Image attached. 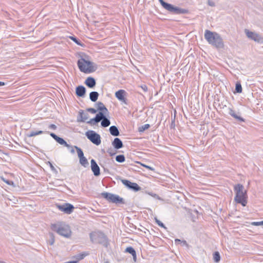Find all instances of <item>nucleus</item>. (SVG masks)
<instances>
[{"instance_id":"obj_19","label":"nucleus","mask_w":263,"mask_h":263,"mask_svg":"<svg viewBox=\"0 0 263 263\" xmlns=\"http://www.w3.org/2000/svg\"><path fill=\"white\" fill-rule=\"evenodd\" d=\"M100 116L101 112H99L95 118L91 119L89 121H87V123L91 125H95L101 121Z\"/></svg>"},{"instance_id":"obj_26","label":"nucleus","mask_w":263,"mask_h":263,"mask_svg":"<svg viewBox=\"0 0 263 263\" xmlns=\"http://www.w3.org/2000/svg\"><path fill=\"white\" fill-rule=\"evenodd\" d=\"M43 133H44V132L42 130L30 131L28 133V136L29 137H34V136L42 134Z\"/></svg>"},{"instance_id":"obj_20","label":"nucleus","mask_w":263,"mask_h":263,"mask_svg":"<svg viewBox=\"0 0 263 263\" xmlns=\"http://www.w3.org/2000/svg\"><path fill=\"white\" fill-rule=\"evenodd\" d=\"M96 105L98 106V110L100 111L99 112H102L104 114H106L108 112L107 108L104 106L102 102H98L96 103Z\"/></svg>"},{"instance_id":"obj_23","label":"nucleus","mask_w":263,"mask_h":263,"mask_svg":"<svg viewBox=\"0 0 263 263\" xmlns=\"http://www.w3.org/2000/svg\"><path fill=\"white\" fill-rule=\"evenodd\" d=\"M229 114L232 116L233 117V118H234L235 119H237L238 121H240V122H244L245 121V120L243 118H242V117L237 115L234 110H233L231 108H230L229 109Z\"/></svg>"},{"instance_id":"obj_45","label":"nucleus","mask_w":263,"mask_h":263,"mask_svg":"<svg viewBox=\"0 0 263 263\" xmlns=\"http://www.w3.org/2000/svg\"><path fill=\"white\" fill-rule=\"evenodd\" d=\"M208 3L210 6L214 7L215 6V3L212 1L208 0Z\"/></svg>"},{"instance_id":"obj_56","label":"nucleus","mask_w":263,"mask_h":263,"mask_svg":"<svg viewBox=\"0 0 263 263\" xmlns=\"http://www.w3.org/2000/svg\"><path fill=\"white\" fill-rule=\"evenodd\" d=\"M105 263H109L108 261L105 262Z\"/></svg>"},{"instance_id":"obj_37","label":"nucleus","mask_w":263,"mask_h":263,"mask_svg":"<svg viewBox=\"0 0 263 263\" xmlns=\"http://www.w3.org/2000/svg\"><path fill=\"white\" fill-rule=\"evenodd\" d=\"M155 220L157 224L160 227L163 228L164 229H166V227H165L164 224L160 221L159 220H158L157 218H155Z\"/></svg>"},{"instance_id":"obj_10","label":"nucleus","mask_w":263,"mask_h":263,"mask_svg":"<svg viewBox=\"0 0 263 263\" xmlns=\"http://www.w3.org/2000/svg\"><path fill=\"white\" fill-rule=\"evenodd\" d=\"M121 182L129 189L133 190L135 192H137L141 190V187L136 183L132 182L129 180L126 179H122Z\"/></svg>"},{"instance_id":"obj_16","label":"nucleus","mask_w":263,"mask_h":263,"mask_svg":"<svg viewBox=\"0 0 263 263\" xmlns=\"http://www.w3.org/2000/svg\"><path fill=\"white\" fill-rule=\"evenodd\" d=\"M89 115L87 113H84L83 110H80L79 112V116L77 118V121L79 122H84L88 119Z\"/></svg>"},{"instance_id":"obj_1","label":"nucleus","mask_w":263,"mask_h":263,"mask_svg":"<svg viewBox=\"0 0 263 263\" xmlns=\"http://www.w3.org/2000/svg\"><path fill=\"white\" fill-rule=\"evenodd\" d=\"M204 38L210 44L219 48L223 46L222 39L220 35L216 32H212L206 30L204 33Z\"/></svg>"},{"instance_id":"obj_41","label":"nucleus","mask_w":263,"mask_h":263,"mask_svg":"<svg viewBox=\"0 0 263 263\" xmlns=\"http://www.w3.org/2000/svg\"><path fill=\"white\" fill-rule=\"evenodd\" d=\"M170 127L171 128H175V115L174 116V119L172 120Z\"/></svg>"},{"instance_id":"obj_50","label":"nucleus","mask_w":263,"mask_h":263,"mask_svg":"<svg viewBox=\"0 0 263 263\" xmlns=\"http://www.w3.org/2000/svg\"><path fill=\"white\" fill-rule=\"evenodd\" d=\"M181 243H182L183 245H185V246H187L188 245L187 242L185 240H182L181 241Z\"/></svg>"},{"instance_id":"obj_3","label":"nucleus","mask_w":263,"mask_h":263,"mask_svg":"<svg viewBox=\"0 0 263 263\" xmlns=\"http://www.w3.org/2000/svg\"><path fill=\"white\" fill-rule=\"evenodd\" d=\"M51 229L58 234L66 238H69L71 235L70 227L63 222H59L51 225Z\"/></svg>"},{"instance_id":"obj_40","label":"nucleus","mask_w":263,"mask_h":263,"mask_svg":"<svg viewBox=\"0 0 263 263\" xmlns=\"http://www.w3.org/2000/svg\"><path fill=\"white\" fill-rule=\"evenodd\" d=\"M48 134H49L55 140L57 141V140L58 139V138H59V137L58 136H57L55 134L53 133H49V132H46Z\"/></svg>"},{"instance_id":"obj_27","label":"nucleus","mask_w":263,"mask_h":263,"mask_svg":"<svg viewBox=\"0 0 263 263\" xmlns=\"http://www.w3.org/2000/svg\"><path fill=\"white\" fill-rule=\"evenodd\" d=\"M242 87L240 82H237L235 85V91L237 93L242 92Z\"/></svg>"},{"instance_id":"obj_12","label":"nucleus","mask_w":263,"mask_h":263,"mask_svg":"<svg viewBox=\"0 0 263 263\" xmlns=\"http://www.w3.org/2000/svg\"><path fill=\"white\" fill-rule=\"evenodd\" d=\"M166 10H168V11L172 13L177 14H185L187 12V10L185 9H181L177 7H175L170 4Z\"/></svg>"},{"instance_id":"obj_49","label":"nucleus","mask_w":263,"mask_h":263,"mask_svg":"<svg viewBox=\"0 0 263 263\" xmlns=\"http://www.w3.org/2000/svg\"><path fill=\"white\" fill-rule=\"evenodd\" d=\"M153 197H154V198H157V199H159V197L158 195L156 194H151Z\"/></svg>"},{"instance_id":"obj_15","label":"nucleus","mask_w":263,"mask_h":263,"mask_svg":"<svg viewBox=\"0 0 263 263\" xmlns=\"http://www.w3.org/2000/svg\"><path fill=\"white\" fill-rule=\"evenodd\" d=\"M100 119L101 121V124L102 127H106L109 126L110 124V120L106 118L105 114H104V113L102 112H101Z\"/></svg>"},{"instance_id":"obj_9","label":"nucleus","mask_w":263,"mask_h":263,"mask_svg":"<svg viewBox=\"0 0 263 263\" xmlns=\"http://www.w3.org/2000/svg\"><path fill=\"white\" fill-rule=\"evenodd\" d=\"M115 95L119 101L124 104H128L127 99L126 98L127 93L125 90L123 89H120L115 92Z\"/></svg>"},{"instance_id":"obj_5","label":"nucleus","mask_w":263,"mask_h":263,"mask_svg":"<svg viewBox=\"0 0 263 263\" xmlns=\"http://www.w3.org/2000/svg\"><path fill=\"white\" fill-rule=\"evenodd\" d=\"M101 196L110 202L116 204H125V202L123 198L119 196L108 192H103Z\"/></svg>"},{"instance_id":"obj_44","label":"nucleus","mask_w":263,"mask_h":263,"mask_svg":"<svg viewBox=\"0 0 263 263\" xmlns=\"http://www.w3.org/2000/svg\"><path fill=\"white\" fill-rule=\"evenodd\" d=\"M113 151V149L111 148H110L107 149V152L109 153L110 156H113L115 154V153Z\"/></svg>"},{"instance_id":"obj_31","label":"nucleus","mask_w":263,"mask_h":263,"mask_svg":"<svg viewBox=\"0 0 263 263\" xmlns=\"http://www.w3.org/2000/svg\"><path fill=\"white\" fill-rule=\"evenodd\" d=\"M116 160L118 162L122 163L125 161V158L123 155H119L116 156Z\"/></svg>"},{"instance_id":"obj_18","label":"nucleus","mask_w":263,"mask_h":263,"mask_svg":"<svg viewBox=\"0 0 263 263\" xmlns=\"http://www.w3.org/2000/svg\"><path fill=\"white\" fill-rule=\"evenodd\" d=\"M112 145L115 148L119 149L123 146V143L119 138H115L112 142Z\"/></svg>"},{"instance_id":"obj_28","label":"nucleus","mask_w":263,"mask_h":263,"mask_svg":"<svg viewBox=\"0 0 263 263\" xmlns=\"http://www.w3.org/2000/svg\"><path fill=\"white\" fill-rule=\"evenodd\" d=\"M69 38L73 41L75 43H76L77 45H80L81 46H83L84 44H83L80 40H79L78 38L74 36H71L69 37Z\"/></svg>"},{"instance_id":"obj_7","label":"nucleus","mask_w":263,"mask_h":263,"mask_svg":"<svg viewBox=\"0 0 263 263\" xmlns=\"http://www.w3.org/2000/svg\"><path fill=\"white\" fill-rule=\"evenodd\" d=\"M56 206L60 211L67 214H71L74 209L72 204L68 203H65L63 204H56Z\"/></svg>"},{"instance_id":"obj_55","label":"nucleus","mask_w":263,"mask_h":263,"mask_svg":"<svg viewBox=\"0 0 263 263\" xmlns=\"http://www.w3.org/2000/svg\"><path fill=\"white\" fill-rule=\"evenodd\" d=\"M102 152L103 153H105V151H104V149H102Z\"/></svg>"},{"instance_id":"obj_52","label":"nucleus","mask_w":263,"mask_h":263,"mask_svg":"<svg viewBox=\"0 0 263 263\" xmlns=\"http://www.w3.org/2000/svg\"><path fill=\"white\" fill-rule=\"evenodd\" d=\"M181 241H181V240H180V239H176L175 240V243H177V242H181Z\"/></svg>"},{"instance_id":"obj_4","label":"nucleus","mask_w":263,"mask_h":263,"mask_svg":"<svg viewBox=\"0 0 263 263\" xmlns=\"http://www.w3.org/2000/svg\"><path fill=\"white\" fill-rule=\"evenodd\" d=\"M90 238L93 243L101 244L105 247L108 246L107 238L102 232L90 233Z\"/></svg>"},{"instance_id":"obj_6","label":"nucleus","mask_w":263,"mask_h":263,"mask_svg":"<svg viewBox=\"0 0 263 263\" xmlns=\"http://www.w3.org/2000/svg\"><path fill=\"white\" fill-rule=\"evenodd\" d=\"M87 138L94 144L99 145L101 143V136L93 130H88L85 133Z\"/></svg>"},{"instance_id":"obj_42","label":"nucleus","mask_w":263,"mask_h":263,"mask_svg":"<svg viewBox=\"0 0 263 263\" xmlns=\"http://www.w3.org/2000/svg\"><path fill=\"white\" fill-rule=\"evenodd\" d=\"M139 163H140V164L143 166V167L149 170H151V171H154V168H153L152 167L150 166H148V165H147L146 164H143L142 163H140L139 162Z\"/></svg>"},{"instance_id":"obj_32","label":"nucleus","mask_w":263,"mask_h":263,"mask_svg":"<svg viewBox=\"0 0 263 263\" xmlns=\"http://www.w3.org/2000/svg\"><path fill=\"white\" fill-rule=\"evenodd\" d=\"M79 62L82 64V67H84V68H86L87 65L86 64V60L85 59H84V58H81L78 61L77 64L79 68L80 65H81L79 64Z\"/></svg>"},{"instance_id":"obj_36","label":"nucleus","mask_w":263,"mask_h":263,"mask_svg":"<svg viewBox=\"0 0 263 263\" xmlns=\"http://www.w3.org/2000/svg\"><path fill=\"white\" fill-rule=\"evenodd\" d=\"M1 178L4 182H6L7 184L14 186V183L12 181L7 180L3 177H1Z\"/></svg>"},{"instance_id":"obj_38","label":"nucleus","mask_w":263,"mask_h":263,"mask_svg":"<svg viewBox=\"0 0 263 263\" xmlns=\"http://www.w3.org/2000/svg\"><path fill=\"white\" fill-rule=\"evenodd\" d=\"M159 2L160 3L161 5L162 6V7L165 8V9H167L170 4L165 2L163 0H159Z\"/></svg>"},{"instance_id":"obj_11","label":"nucleus","mask_w":263,"mask_h":263,"mask_svg":"<svg viewBox=\"0 0 263 263\" xmlns=\"http://www.w3.org/2000/svg\"><path fill=\"white\" fill-rule=\"evenodd\" d=\"M245 33L248 38L258 43L262 42V38L259 34L250 31L247 29L245 30Z\"/></svg>"},{"instance_id":"obj_34","label":"nucleus","mask_w":263,"mask_h":263,"mask_svg":"<svg viewBox=\"0 0 263 263\" xmlns=\"http://www.w3.org/2000/svg\"><path fill=\"white\" fill-rule=\"evenodd\" d=\"M50 239L48 240V243L50 245H53L54 242V237L52 233H49V234Z\"/></svg>"},{"instance_id":"obj_13","label":"nucleus","mask_w":263,"mask_h":263,"mask_svg":"<svg viewBox=\"0 0 263 263\" xmlns=\"http://www.w3.org/2000/svg\"><path fill=\"white\" fill-rule=\"evenodd\" d=\"M91 168L93 175L95 176H99L100 175V169L97 162L94 159H91Z\"/></svg>"},{"instance_id":"obj_2","label":"nucleus","mask_w":263,"mask_h":263,"mask_svg":"<svg viewBox=\"0 0 263 263\" xmlns=\"http://www.w3.org/2000/svg\"><path fill=\"white\" fill-rule=\"evenodd\" d=\"M234 190L236 194L235 201L242 206H246L247 203L246 200L247 195V191L244 190V186L241 184H237L234 186Z\"/></svg>"},{"instance_id":"obj_8","label":"nucleus","mask_w":263,"mask_h":263,"mask_svg":"<svg viewBox=\"0 0 263 263\" xmlns=\"http://www.w3.org/2000/svg\"><path fill=\"white\" fill-rule=\"evenodd\" d=\"M86 64L87 67L86 68H84L82 67V64L79 62V64H81L79 66V69L81 72L88 73L93 72L96 70L97 67L93 66L95 64L93 62L86 60Z\"/></svg>"},{"instance_id":"obj_29","label":"nucleus","mask_w":263,"mask_h":263,"mask_svg":"<svg viewBox=\"0 0 263 263\" xmlns=\"http://www.w3.org/2000/svg\"><path fill=\"white\" fill-rule=\"evenodd\" d=\"M74 148L77 150L78 156L79 159L84 157L83 152L81 148L78 147L77 146H74Z\"/></svg>"},{"instance_id":"obj_24","label":"nucleus","mask_w":263,"mask_h":263,"mask_svg":"<svg viewBox=\"0 0 263 263\" xmlns=\"http://www.w3.org/2000/svg\"><path fill=\"white\" fill-rule=\"evenodd\" d=\"M99 96V94L98 92L91 91L89 93V99L92 102H95L98 100Z\"/></svg>"},{"instance_id":"obj_39","label":"nucleus","mask_w":263,"mask_h":263,"mask_svg":"<svg viewBox=\"0 0 263 263\" xmlns=\"http://www.w3.org/2000/svg\"><path fill=\"white\" fill-rule=\"evenodd\" d=\"M251 224L252 226H263V220L261 221H258V222H251Z\"/></svg>"},{"instance_id":"obj_33","label":"nucleus","mask_w":263,"mask_h":263,"mask_svg":"<svg viewBox=\"0 0 263 263\" xmlns=\"http://www.w3.org/2000/svg\"><path fill=\"white\" fill-rule=\"evenodd\" d=\"M80 163L82 165L85 167H86V166L88 164V162L87 159L84 156L82 158H80Z\"/></svg>"},{"instance_id":"obj_17","label":"nucleus","mask_w":263,"mask_h":263,"mask_svg":"<svg viewBox=\"0 0 263 263\" xmlns=\"http://www.w3.org/2000/svg\"><path fill=\"white\" fill-rule=\"evenodd\" d=\"M85 84L88 87L92 88L96 86V81L93 78L89 77L86 79Z\"/></svg>"},{"instance_id":"obj_25","label":"nucleus","mask_w":263,"mask_h":263,"mask_svg":"<svg viewBox=\"0 0 263 263\" xmlns=\"http://www.w3.org/2000/svg\"><path fill=\"white\" fill-rule=\"evenodd\" d=\"M56 141L61 145H64L67 147V148H69L70 147H71L70 145L68 144L65 140H64L63 138L61 137H59Z\"/></svg>"},{"instance_id":"obj_46","label":"nucleus","mask_w":263,"mask_h":263,"mask_svg":"<svg viewBox=\"0 0 263 263\" xmlns=\"http://www.w3.org/2000/svg\"><path fill=\"white\" fill-rule=\"evenodd\" d=\"M49 128L55 130L57 129V126L54 124H51L49 126Z\"/></svg>"},{"instance_id":"obj_53","label":"nucleus","mask_w":263,"mask_h":263,"mask_svg":"<svg viewBox=\"0 0 263 263\" xmlns=\"http://www.w3.org/2000/svg\"><path fill=\"white\" fill-rule=\"evenodd\" d=\"M5 84L4 82L0 81V87L5 85Z\"/></svg>"},{"instance_id":"obj_22","label":"nucleus","mask_w":263,"mask_h":263,"mask_svg":"<svg viewBox=\"0 0 263 263\" xmlns=\"http://www.w3.org/2000/svg\"><path fill=\"white\" fill-rule=\"evenodd\" d=\"M109 132L112 136H118L120 135L119 130L118 127L115 125L111 126L109 127Z\"/></svg>"},{"instance_id":"obj_48","label":"nucleus","mask_w":263,"mask_h":263,"mask_svg":"<svg viewBox=\"0 0 263 263\" xmlns=\"http://www.w3.org/2000/svg\"><path fill=\"white\" fill-rule=\"evenodd\" d=\"M141 88H142V89L144 91H147V87L145 85H144L143 86H141Z\"/></svg>"},{"instance_id":"obj_54","label":"nucleus","mask_w":263,"mask_h":263,"mask_svg":"<svg viewBox=\"0 0 263 263\" xmlns=\"http://www.w3.org/2000/svg\"><path fill=\"white\" fill-rule=\"evenodd\" d=\"M83 257H84V255H81V257H80V259H82L83 258Z\"/></svg>"},{"instance_id":"obj_21","label":"nucleus","mask_w":263,"mask_h":263,"mask_svg":"<svg viewBox=\"0 0 263 263\" xmlns=\"http://www.w3.org/2000/svg\"><path fill=\"white\" fill-rule=\"evenodd\" d=\"M125 252L130 254L133 257V259L135 261L137 260V255L135 250L132 247H127L125 249Z\"/></svg>"},{"instance_id":"obj_47","label":"nucleus","mask_w":263,"mask_h":263,"mask_svg":"<svg viewBox=\"0 0 263 263\" xmlns=\"http://www.w3.org/2000/svg\"><path fill=\"white\" fill-rule=\"evenodd\" d=\"M48 163L49 164V165H50V167L51 168V169L52 170V171H55V167L53 166V165L52 164V163L50 162H48Z\"/></svg>"},{"instance_id":"obj_51","label":"nucleus","mask_w":263,"mask_h":263,"mask_svg":"<svg viewBox=\"0 0 263 263\" xmlns=\"http://www.w3.org/2000/svg\"><path fill=\"white\" fill-rule=\"evenodd\" d=\"M70 147L71 148V149L70 150V153L72 154H74V150L73 149L74 147H73L72 146H71Z\"/></svg>"},{"instance_id":"obj_43","label":"nucleus","mask_w":263,"mask_h":263,"mask_svg":"<svg viewBox=\"0 0 263 263\" xmlns=\"http://www.w3.org/2000/svg\"><path fill=\"white\" fill-rule=\"evenodd\" d=\"M87 111L92 114H95L97 112V110L93 108H88Z\"/></svg>"},{"instance_id":"obj_35","label":"nucleus","mask_w":263,"mask_h":263,"mask_svg":"<svg viewBox=\"0 0 263 263\" xmlns=\"http://www.w3.org/2000/svg\"><path fill=\"white\" fill-rule=\"evenodd\" d=\"M149 127H150L149 124H144V125L139 127V131L140 132H143L144 130H145L146 129H147L148 128H149Z\"/></svg>"},{"instance_id":"obj_14","label":"nucleus","mask_w":263,"mask_h":263,"mask_svg":"<svg viewBox=\"0 0 263 263\" xmlns=\"http://www.w3.org/2000/svg\"><path fill=\"white\" fill-rule=\"evenodd\" d=\"M86 88L82 85H79L76 88V94L78 97H84L86 93Z\"/></svg>"},{"instance_id":"obj_30","label":"nucleus","mask_w":263,"mask_h":263,"mask_svg":"<svg viewBox=\"0 0 263 263\" xmlns=\"http://www.w3.org/2000/svg\"><path fill=\"white\" fill-rule=\"evenodd\" d=\"M213 259L215 262H218L220 260V255L218 252L216 251L213 253Z\"/></svg>"}]
</instances>
